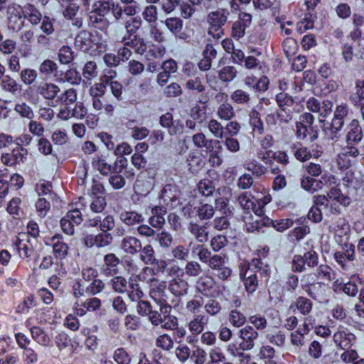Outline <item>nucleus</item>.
I'll return each instance as SVG.
<instances>
[{"instance_id":"obj_7","label":"nucleus","mask_w":364,"mask_h":364,"mask_svg":"<svg viewBox=\"0 0 364 364\" xmlns=\"http://www.w3.org/2000/svg\"><path fill=\"white\" fill-rule=\"evenodd\" d=\"M127 161L126 159L118 158L114 163L113 170L109 178V183L114 189L122 188L125 183V178L120 174L122 171L127 166Z\"/></svg>"},{"instance_id":"obj_1","label":"nucleus","mask_w":364,"mask_h":364,"mask_svg":"<svg viewBox=\"0 0 364 364\" xmlns=\"http://www.w3.org/2000/svg\"><path fill=\"white\" fill-rule=\"evenodd\" d=\"M314 201L316 207L311 208L308 213V218L315 223H318L322 220V209L320 207H323L326 215L328 213L337 215L340 213L341 205L349 204V199L336 188H331L326 196H314Z\"/></svg>"},{"instance_id":"obj_62","label":"nucleus","mask_w":364,"mask_h":364,"mask_svg":"<svg viewBox=\"0 0 364 364\" xmlns=\"http://www.w3.org/2000/svg\"><path fill=\"white\" fill-rule=\"evenodd\" d=\"M37 72L31 68L23 69L20 74L21 81L27 85L32 84L37 78Z\"/></svg>"},{"instance_id":"obj_57","label":"nucleus","mask_w":364,"mask_h":364,"mask_svg":"<svg viewBox=\"0 0 364 364\" xmlns=\"http://www.w3.org/2000/svg\"><path fill=\"white\" fill-rule=\"evenodd\" d=\"M184 272L188 277H196L201 274L202 268L198 262L189 261L185 266Z\"/></svg>"},{"instance_id":"obj_55","label":"nucleus","mask_w":364,"mask_h":364,"mask_svg":"<svg viewBox=\"0 0 364 364\" xmlns=\"http://www.w3.org/2000/svg\"><path fill=\"white\" fill-rule=\"evenodd\" d=\"M283 50L287 57L293 56L298 50L297 42L292 38H287L283 42Z\"/></svg>"},{"instance_id":"obj_56","label":"nucleus","mask_w":364,"mask_h":364,"mask_svg":"<svg viewBox=\"0 0 364 364\" xmlns=\"http://www.w3.org/2000/svg\"><path fill=\"white\" fill-rule=\"evenodd\" d=\"M196 208L197 215L201 220L210 219L214 215L215 213V210L213 205L210 204H203Z\"/></svg>"},{"instance_id":"obj_30","label":"nucleus","mask_w":364,"mask_h":364,"mask_svg":"<svg viewBox=\"0 0 364 364\" xmlns=\"http://www.w3.org/2000/svg\"><path fill=\"white\" fill-rule=\"evenodd\" d=\"M127 279L122 276H114L108 282L109 287L118 294L127 291Z\"/></svg>"},{"instance_id":"obj_22","label":"nucleus","mask_w":364,"mask_h":364,"mask_svg":"<svg viewBox=\"0 0 364 364\" xmlns=\"http://www.w3.org/2000/svg\"><path fill=\"white\" fill-rule=\"evenodd\" d=\"M53 253L56 259H62L68 253V245L60 240V237L55 235L52 237Z\"/></svg>"},{"instance_id":"obj_35","label":"nucleus","mask_w":364,"mask_h":364,"mask_svg":"<svg viewBox=\"0 0 364 364\" xmlns=\"http://www.w3.org/2000/svg\"><path fill=\"white\" fill-rule=\"evenodd\" d=\"M192 141L197 148H206L210 151H212L213 149V146H211L210 144L213 142L220 144V141L218 140H207L205 135L202 132H198L193 134L192 136Z\"/></svg>"},{"instance_id":"obj_50","label":"nucleus","mask_w":364,"mask_h":364,"mask_svg":"<svg viewBox=\"0 0 364 364\" xmlns=\"http://www.w3.org/2000/svg\"><path fill=\"white\" fill-rule=\"evenodd\" d=\"M245 168L250 171L255 176L260 177L266 173L267 168L256 160L249 162Z\"/></svg>"},{"instance_id":"obj_37","label":"nucleus","mask_w":364,"mask_h":364,"mask_svg":"<svg viewBox=\"0 0 364 364\" xmlns=\"http://www.w3.org/2000/svg\"><path fill=\"white\" fill-rule=\"evenodd\" d=\"M77 100V92L73 88L66 90L60 95L58 94L56 102L64 106H68L75 103Z\"/></svg>"},{"instance_id":"obj_39","label":"nucleus","mask_w":364,"mask_h":364,"mask_svg":"<svg viewBox=\"0 0 364 364\" xmlns=\"http://www.w3.org/2000/svg\"><path fill=\"white\" fill-rule=\"evenodd\" d=\"M279 109L287 111L294 110V100L286 93H279L276 97Z\"/></svg>"},{"instance_id":"obj_15","label":"nucleus","mask_w":364,"mask_h":364,"mask_svg":"<svg viewBox=\"0 0 364 364\" xmlns=\"http://www.w3.org/2000/svg\"><path fill=\"white\" fill-rule=\"evenodd\" d=\"M162 314L164 316L159 314L157 311L151 310L150 314L148 315L149 320L154 326H159L161 324V326L165 329L173 328L174 326L177 325L176 318H173V319L171 320V318H169L170 321H166V314Z\"/></svg>"},{"instance_id":"obj_3","label":"nucleus","mask_w":364,"mask_h":364,"mask_svg":"<svg viewBox=\"0 0 364 364\" xmlns=\"http://www.w3.org/2000/svg\"><path fill=\"white\" fill-rule=\"evenodd\" d=\"M228 15L229 11L225 9H218L210 12L207 16L208 33L215 38H220L223 35L222 27L227 22Z\"/></svg>"},{"instance_id":"obj_24","label":"nucleus","mask_w":364,"mask_h":364,"mask_svg":"<svg viewBox=\"0 0 364 364\" xmlns=\"http://www.w3.org/2000/svg\"><path fill=\"white\" fill-rule=\"evenodd\" d=\"M42 18L41 11L33 5L27 4L24 6L23 20L27 19L32 25L36 26Z\"/></svg>"},{"instance_id":"obj_16","label":"nucleus","mask_w":364,"mask_h":364,"mask_svg":"<svg viewBox=\"0 0 364 364\" xmlns=\"http://www.w3.org/2000/svg\"><path fill=\"white\" fill-rule=\"evenodd\" d=\"M208 321V317L205 315H195L188 323V329L193 336H198L203 333Z\"/></svg>"},{"instance_id":"obj_42","label":"nucleus","mask_w":364,"mask_h":364,"mask_svg":"<svg viewBox=\"0 0 364 364\" xmlns=\"http://www.w3.org/2000/svg\"><path fill=\"white\" fill-rule=\"evenodd\" d=\"M14 111L21 117L32 119L34 117V112L32 108L26 102H20L15 105Z\"/></svg>"},{"instance_id":"obj_48","label":"nucleus","mask_w":364,"mask_h":364,"mask_svg":"<svg viewBox=\"0 0 364 364\" xmlns=\"http://www.w3.org/2000/svg\"><path fill=\"white\" fill-rule=\"evenodd\" d=\"M259 212L262 213V210L260 209H257L255 210V213L256 214L255 219H252V221H249L251 217H244V220L246 224L247 230L248 232H254L256 230H259L262 227V221L259 218Z\"/></svg>"},{"instance_id":"obj_34","label":"nucleus","mask_w":364,"mask_h":364,"mask_svg":"<svg viewBox=\"0 0 364 364\" xmlns=\"http://www.w3.org/2000/svg\"><path fill=\"white\" fill-rule=\"evenodd\" d=\"M230 99L233 102L241 105H250L252 102L250 95L242 89H237L230 95Z\"/></svg>"},{"instance_id":"obj_44","label":"nucleus","mask_w":364,"mask_h":364,"mask_svg":"<svg viewBox=\"0 0 364 364\" xmlns=\"http://www.w3.org/2000/svg\"><path fill=\"white\" fill-rule=\"evenodd\" d=\"M58 68V66L55 62L50 59H46L39 65V72L43 75L50 77Z\"/></svg>"},{"instance_id":"obj_21","label":"nucleus","mask_w":364,"mask_h":364,"mask_svg":"<svg viewBox=\"0 0 364 364\" xmlns=\"http://www.w3.org/2000/svg\"><path fill=\"white\" fill-rule=\"evenodd\" d=\"M120 43L125 46L132 48L135 53L140 55H142L146 50V46L143 38H139L137 36H134V38H131L123 36L120 40Z\"/></svg>"},{"instance_id":"obj_52","label":"nucleus","mask_w":364,"mask_h":364,"mask_svg":"<svg viewBox=\"0 0 364 364\" xmlns=\"http://www.w3.org/2000/svg\"><path fill=\"white\" fill-rule=\"evenodd\" d=\"M207 352L200 346H196L191 354V359L194 364H205L207 360Z\"/></svg>"},{"instance_id":"obj_26","label":"nucleus","mask_w":364,"mask_h":364,"mask_svg":"<svg viewBox=\"0 0 364 364\" xmlns=\"http://www.w3.org/2000/svg\"><path fill=\"white\" fill-rule=\"evenodd\" d=\"M119 259L113 253L107 254L104 257V262L106 266L103 272L107 276H113L117 274L115 267L119 264Z\"/></svg>"},{"instance_id":"obj_11","label":"nucleus","mask_w":364,"mask_h":364,"mask_svg":"<svg viewBox=\"0 0 364 364\" xmlns=\"http://www.w3.org/2000/svg\"><path fill=\"white\" fill-rule=\"evenodd\" d=\"M34 87L37 94L49 101L55 100L60 92V88L53 82L42 81L36 83Z\"/></svg>"},{"instance_id":"obj_9","label":"nucleus","mask_w":364,"mask_h":364,"mask_svg":"<svg viewBox=\"0 0 364 364\" xmlns=\"http://www.w3.org/2000/svg\"><path fill=\"white\" fill-rule=\"evenodd\" d=\"M303 289L307 292L311 298L320 303L327 301L330 293L329 288L321 282L303 286Z\"/></svg>"},{"instance_id":"obj_54","label":"nucleus","mask_w":364,"mask_h":364,"mask_svg":"<svg viewBox=\"0 0 364 364\" xmlns=\"http://www.w3.org/2000/svg\"><path fill=\"white\" fill-rule=\"evenodd\" d=\"M213 287V280L208 276L200 277L196 282L197 289L203 294H205V292L211 289Z\"/></svg>"},{"instance_id":"obj_6","label":"nucleus","mask_w":364,"mask_h":364,"mask_svg":"<svg viewBox=\"0 0 364 364\" xmlns=\"http://www.w3.org/2000/svg\"><path fill=\"white\" fill-rule=\"evenodd\" d=\"M178 272H181V276L184 274L179 267L175 266L171 269V273L172 274H176ZM188 289L189 284L188 282L183 279L182 277L177 276L172 279L168 284L169 291L177 297L186 295L188 294Z\"/></svg>"},{"instance_id":"obj_5","label":"nucleus","mask_w":364,"mask_h":364,"mask_svg":"<svg viewBox=\"0 0 364 364\" xmlns=\"http://www.w3.org/2000/svg\"><path fill=\"white\" fill-rule=\"evenodd\" d=\"M149 287L151 288L149 292L150 296L159 304L161 312L168 314L171 311V307L167 304L166 301L161 297L166 287L165 282H159L155 277V281L151 282Z\"/></svg>"},{"instance_id":"obj_13","label":"nucleus","mask_w":364,"mask_h":364,"mask_svg":"<svg viewBox=\"0 0 364 364\" xmlns=\"http://www.w3.org/2000/svg\"><path fill=\"white\" fill-rule=\"evenodd\" d=\"M348 109L344 105H339L334 112V116L331 124V132H332L329 138L334 140L336 138L335 133L340 131L344 124V118L347 116Z\"/></svg>"},{"instance_id":"obj_18","label":"nucleus","mask_w":364,"mask_h":364,"mask_svg":"<svg viewBox=\"0 0 364 364\" xmlns=\"http://www.w3.org/2000/svg\"><path fill=\"white\" fill-rule=\"evenodd\" d=\"M188 230L199 243L203 244L208 241L209 232L207 223L200 225L191 222L188 225Z\"/></svg>"},{"instance_id":"obj_51","label":"nucleus","mask_w":364,"mask_h":364,"mask_svg":"<svg viewBox=\"0 0 364 364\" xmlns=\"http://www.w3.org/2000/svg\"><path fill=\"white\" fill-rule=\"evenodd\" d=\"M141 21L138 18H132L125 23V28L127 31V38H134L136 31L140 28Z\"/></svg>"},{"instance_id":"obj_41","label":"nucleus","mask_w":364,"mask_h":364,"mask_svg":"<svg viewBox=\"0 0 364 364\" xmlns=\"http://www.w3.org/2000/svg\"><path fill=\"white\" fill-rule=\"evenodd\" d=\"M207 127L212 135L218 139H223L225 127L215 119H210L207 123Z\"/></svg>"},{"instance_id":"obj_40","label":"nucleus","mask_w":364,"mask_h":364,"mask_svg":"<svg viewBox=\"0 0 364 364\" xmlns=\"http://www.w3.org/2000/svg\"><path fill=\"white\" fill-rule=\"evenodd\" d=\"M133 278L136 279L137 282H146L149 285L151 282H154L155 281L154 271L152 268L144 267Z\"/></svg>"},{"instance_id":"obj_59","label":"nucleus","mask_w":364,"mask_h":364,"mask_svg":"<svg viewBox=\"0 0 364 364\" xmlns=\"http://www.w3.org/2000/svg\"><path fill=\"white\" fill-rule=\"evenodd\" d=\"M97 64L94 61H88L85 63L82 75L85 78L90 80L97 76Z\"/></svg>"},{"instance_id":"obj_12","label":"nucleus","mask_w":364,"mask_h":364,"mask_svg":"<svg viewBox=\"0 0 364 364\" xmlns=\"http://www.w3.org/2000/svg\"><path fill=\"white\" fill-rule=\"evenodd\" d=\"M19 256L22 259L30 257L33 253V246L29 236L25 232H21L16 237L14 242Z\"/></svg>"},{"instance_id":"obj_2","label":"nucleus","mask_w":364,"mask_h":364,"mask_svg":"<svg viewBox=\"0 0 364 364\" xmlns=\"http://www.w3.org/2000/svg\"><path fill=\"white\" fill-rule=\"evenodd\" d=\"M239 337L241 338L242 342L237 348L235 344L230 345L228 350L232 352L234 355L242 356L247 360L250 358L249 355H245L240 350H250L254 348V341L258 337V333L252 326H246L239 331Z\"/></svg>"},{"instance_id":"obj_25","label":"nucleus","mask_w":364,"mask_h":364,"mask_svg":"<svg viewBox=\"0 0 364 364\" xmlns=\"http://www.w3.org/2000/svg\"><path fill=\"white\" fill-rule=\"evenodd\" d=\"M93 168L104 176H108L113 170V166L109 164L103 156L95 155L92 160Z\"/></svg>"},{"instance_id":"obj_64","label":"nucleus","mask_w":364,"mask_h":364,"mask_svg":"<svg viewBox=\"0 0 364 364\" xmlns=\"http://www.w3.org/2000/svg\"><path fill=\"white\" fill-rule=\"evenodd\" d=\"M113 358L117 364H129L131 358L124 348L117 349L113 355Z\"/></svg>"},{"instance_id":"obj_36","label":"nucleus","mask_w":364,"mask_h":364,"mask_svg":"<svg viewBox=\"0 0 364 364\" xmlns=\"http://www.w3.org/2000/svg\"><path fill=\"white\" fill-rule=\"evenodd\" d=\"M0 85L4 91L9 92L13 95L21 90V85L9 75H4L1 79Z\"/></svg>"},{"instance_id":"obj_58","label":"nucleus","mask_w":364,"mask_h":364,"mask_svg":"<svg viewBox=\"0 0 364 364\" xmlns=\"http://www.w3.org/2000/svg\"><path fill=\"white\" fill-rule=\"evenodd\" d=\"M321 182L309 176H303L301 180V186L306 191L315 192L320 188Z\"/></svg>"},{"instance_id":"obj_8","label":"nucleus","mask_w":364,"mask_h":364,"mask_svg":"<svg viewBox=\"0 0 364 364\" xmlns=\"http://www.w3.org/2000/svg\"><path fill=\"white\" fill-rule=\"evenodd\" d=\"M254 267H248L244 273H240V277L243 278L246 290L250 293L255 291L258 285L257 276L258 274H262L261 269L257 268L259 260L254 262Z\"/></svg>"},{"instance_id":"obj_23","label":"nucleus","mask_w":364,"mask_h":364,"mask_svg":"<svg viewBox=\"0 0 364 364\" xmlns=\"http://www.w3.org/2000/svg\"><path fill=\"white\" fill-rule=\"evenodd\" d=\"M189 246L191 247V253L193 256L198 257L199 260L205 264H208L211 259L213 255L211 252L203 245L193 244L191 242Z\"/></svg>"},{"instance_id":"obj_27","label":"nucleus","mask_w":364,"mask_h":364,"mask_svg":"<svg viewBox=\"0 0 364 364\" xmlns=\"http://www.w3.org/2000/svg\"><path fill=\"white\" fill-rule=\"evenodd\" d=\"M119 219L128 226L139 224L144 220L142 215L135 211L122 212L119 215Z\"/></svg>"},{"instance_id":"obj_63","label":"nucleus","mask_w":364,"mask_h":364,"mask_svg":"<svg viewBox=\"0 0 364 364\" xmlns=\"http://www.w3.org/2000/svg\"><path fill=\"white\" fill-rule=\"evenodd\" d=\"M173 257L178 260H187L189 256V250L183 245H179L171 250Z\"/></svg>"},{"instance_id":"obj_46","label":"nucleus","mask_w":364,"mask_h":364,"mask_svg":"<svg viewBox=\"0 0 364 364\" xmlns=\"http://www.w3.org/2000/svg\"><path fill=\"white\" fill-rule=\"evenodd\" d=\"M58 60L61 64H68L74 60V52L70 47L63 46L58 53Z\"/></svg>"},{"instance_id":"obj_43","label":"nucleus","mask_w":364,"mask_h":364,"mask_svg":"<svg viewBox=\"0 0 364 364\" xmlns=\"http://www.w3.org/2000/svg\"><path fill=\"white\" fill-rule=\"evenodd\" d=\"M154 215L150 218L149 223L154 228H161L165 223V219L163 214L165 213V210L160 207H155L152 210Z\"/></svg>"},{"instance_id":"obj_32","label":"nucleus","mask_w":364,"mask_h":364,"mask_svg":"<svg viewBox=\"0 0 364 364\" xmlns=\"http://www.w3.org/2000/svg\"><path fill=\"white\" fill-rule=\"evenodd\" d=\"M33 338L43 346H50L51 338L48 334L39 327H33L31 329Z\"/></svg>"},{"instance_id":"obj_14","label":"nucleus","mask_w":364,"mask_h":364,"mask_svg":"<svg viewBox=\"0 0 364 364\" xmlns=\"http://www.w3.org/2000/svg\"><path fill=\"white\" fill-rule=\"evenodd\" d=\"M363 138L362 129L359 122L353 119L347 126L346 140L348 145L358 143Z\"/></svg>"},{"instance_id":"obj_49","label":"nucleus","mask_w":364,"mask_h":364,"mask_svg":"<svg viewBox=\"0 0 364 364\" xmlns=\"http://www.w3.org/2000/svg\"><path fill=\"white\" fill-rule=\"evenodd\" d=\"M359 151L352 144L348 145L343 149L342 154L340 155V159L346 161L347 164L346 166H350V163L352 161L351 159H355L358 156Z\"/></svg>"},{"instance_id":"obj_19","label":"nucleus","mask_w":364,"mask_h":364,"mask_svg":"<svg viewBox=\"0 0 364 364\" xmlns=\"http://www.w3.org/2000/svg\"><path fill=\"white\" fill-rule=\"evenodd\" d=\"M26 151L22 147H16L10 153H5L1 155V161L6 166H14L20 161H22L23 154Z\"/></svg>"},{"instance_id":"obj_53","label":"nucleus","mask_w":364,"mask_h":364,"mask_svg":"<svg viewBox=\"0 0 364 364\" xmlns=\"http://www.w3.org/2000/svg\"><path fill=\"white\" fill-rule=\"evenodd\" d=\"M48 198L46 197L40 198L36 203V209L38 216L44 218L50 208V204Z\"/></svg>"},{"instance_id":"obj_33","label":"nucleus","mask_w":364,"mask_h":364,"mask_svg":"<svg viewBox=\"0 0 364 364\" xmlns=\"http://www.w3.org/2000/svg\"><path fill=\"white\" fill-rule=\"evenodd\" d=\"M129 290L128 296L132 301H136L144 297V294L136 279L130 277L129 279Z\"/></svg>"},{"instance_id":"obj_28","label":"nucleus","mask_w":364,"mask_h":364,"mask_svg":"<svg viewBox=\"0 0 364 364\" xmlns=\"http://www.w3.org/2000/svg\"><path fill=\"white\" fill-rule=\"evenodd\" d=\"M89 18L92 26L100 30H106L110 24L107 16L100 14L94 9L90 12Z\"/></svg>"},{"instance_id":"obj_61","label":"nucleus","mask_w":364,"mask_h":364,"mask_svg":"<svg viewBox=\"0 0 364 364\" xmlns=\"http://www.w3.org/2000/svg\"><path fill=\"white\" fill-rule=\"evenodd\" d=\"M156 346L163 350H169L173 347V341L168 334H163L156 338Z\"/></svg>"},{"instance_id":"obj_38","label":"nucleus","mask_w":364,"mask_h":364,"mask_svg":"<svg viewBox=\"0 0 364 364\" xmlns=\"http://www.w3.org/2000/svg\"><path fill=\"white\" fill-rule=\"evenodd\" d=\"M333 273L332 269L328 265L321 264L317 268L316 273L310 274L307 276V277H311V279H314V277H316L318 279H322L323 281L330 282L333 279Z\"/></svg>"},{"instance_id":"obj_4","label":"nucleus","mask_w":364,"mask_h":364,"mask_svg":"<svg viewBox=\"0 0 364 364\" xmlns=\"http://www.w3.org/2000/svg\"><path fill=\"white\" fill-rule=\"evenodd\" d=\"M23 10L24 6L16 3L10 4L6 7L9 26L14 31H20L24 25Z\"/></svg>"},{"instance_id":"obj_17","label":"nucleus","mask_w":364,"mask_h":364,"mask_svg":"<svg viewBox=\"0 0 364 364\" xmlns=\"http://www.w3.org/2000/svg\"><path fill=\"white\" fill-rule=\"evenodd\" d=\"M355 336L347 329H338L333 335L334 342L341 348H348L355 341Z\"/></svg>"},{"instance_id":"obj_10","label":"nucleus","mask_w":364,"mask_h":364,"mask_svg":"<svg viewBox=\"0 0 364 364\" xmlns=\"http://www.w3.org/2000/svg\"><path fill=\"white\" fill-rule=\"evenodd\" d=\"M207 265L211 269L217 271V276L221 279H226L231 274V269L226 266L225 256L213 255Z\"/></svg>"},{"instance_id":"obj_29","label":"nucleus","mask_w":364,"mask_h":364,"mask_svg":"<svg viewBox=\"0 0 364 364\" xmlns=\"http://www.w3.org/2000/svg\"><path fill=\"white\" fill-rule=\"evenodd\" d=\"M294 306L304 316H307L312 310L313 304L310 299L304 296H299L291 308Z\"/></svg>"},{"instance_id":"obj_45","label":"nucleus","mask_w":364,"mask_h":364,"mask_svg":"<svg viewBox=\"0 0 364 364\" xmlns=\"http://www.w3.org/2000/svg\"><path fill=\"white\" fill-rule=\"evenodd\" d=\"M237 75L236 68L233 66H225L218 73L219 78L224 82H229L232 81Z\"/></svg>"},{"instance_id":"obj_60","label":"nucleus","mask_w":364,"mask_h":364,"mask_svg":"<svg viewBox=\"0 0 364 364\" xmlns=\"http://www.w3.org/2000/svg\"><path fill=\"white\" fill-rule=\"evenodd\" d=\"M198 190L200 194L205 196H209L213 194L215 187L210 180L205 179L200 181L198 184Z\"/></svg>"},{"instance_id":"obj_31","label":"nucleus","mask_w":364,"mask_h":364,"mask_svg":"<svg viewBox=\"0 0 364 364\" xmlns=\"http://www.w3.org/2000/svg\"><path fill=\"white\" fill-rule=\"evenodd\" d=\"M216 114L221 120L230 121L235 113L232 105L228 102L222 103L217 109Z\"/></svg>"},{"instance_id":"obj_47","label":"nucleus","mask_w":364,"mask_h":364,"mask_svg":"<svg viewBox=\"0 0 364 364\" xmlns=\"http://www.w3.org/2000/svg\"><path fill=\"white\" fill-rule=\"evenodd\" d=\"M140 259L145 264H153L155 259L154 250L151 245H146L144 247H141Z\"/></svg>"},{"instance_id":"obj_20","label":"nucleus","mask_w":364,"mask_h":364,"mask_svg":"<svg viewBox=\"0 0 364 364\" xmlns=\"http://www.w3.org/2000/svg\"><path fill=\"white\" fill-rule=\"evenodd\" d=\"M120 247L126 253L135 255L141 249V243L134 236H127L122 239Z\"/></svg>"}]
</instances>
